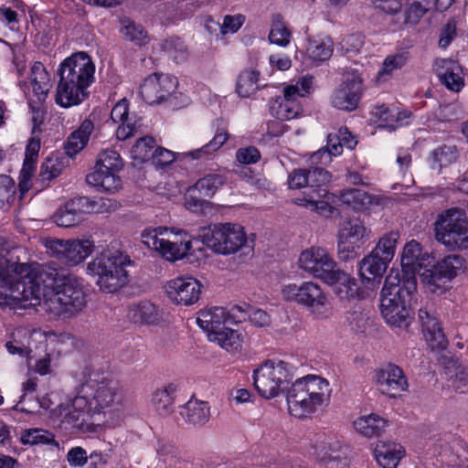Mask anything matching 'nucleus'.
<instances>
[{
    "mask_svg": "<svg viewBox=\"0 0 468 468\" xmlns=\"http://www.w3.org/2000/svg\"><path fill=\"white\" fill-rule=\"evenodd\" d=\"M199 237L204 245L223 255L235 253L247 243L243 228L232 223H218L203 228Z\"/></svg>",
    "mask_w": 468,
    "mask_h": 468,
    "instance_id": "9",
    "label": "nucleus"
},
{
    "mask_svg": "<svg viewBox=\"0 0 468 468\" xmlns=\"http://www.w3.org/2000/svg\"><path fill=\"white\" fill-rule=\"evenodd\" d=\"M270 111L278 120L288 121L299 115L301 106L294 99L276 98Z\"/></svg>",
    "mask_w": 468,
    "mask_h": 468,
    "instance_id": "33",
    "label": "nucleus"
},
{
    "mask_svg": "<svg viewBox=\"0 0 468 468\" xmlns=\"http://www.w3.org/2000/svg\"><path fill=\"white\" fill-rule=\"evenodd\" d=\"M95 166H105L109 170L117 171L122 167V161L117 152L107 150L100 155Z\"/></svg>",
    "mask_w": 468,
    "mask_h": 468,
    "instance_id": "54",
    "label": "nucleus"
},
{
    "mask_svg": "<svg viewBox=\"0 0 468 468\" xmlns=\"http://www.w3.org/2000/svg\"><path fill=\"white\" fill-rule=\"evenodd\" d=\"M299 263L307 272L323 280L325 283L334 271L338 270L336 263L323 248H311L301 253Z\"/></svg>",
    "mask_w": 468,
    "mask_h": 468,
    "instance_id": "16",
    "label": "nucleus"
},
{
    "mask_svg": "<svg viewBox=\"0 0 468 468\" xmlns=\"http://www.w3.org/2000/svg\"><path fill=\"white\" fill-rule=\"evenodd\" d=\"M437 76L440 81L446 86L447 89L458 92L463 87V78L455 73L459 69V65L451 59H441L437 62Z\"/></svg>",
    "mask_w": 468,
    "mask_h": 468,
    "instance_id": "28",
    "label": "nucleus"
},
{
    "mask_svg": "<svg viewBox=\"0 0 468 468\" xmlns=\"http://www.w3.org/2000/svg\"><path fill=\"white\" fill-rule=\"evenodd\" d=\"M456 37V22L449 20L446 25L441 28L439 39V46L441 48H446Z\"/></svg>",
    "mask_w": 468,
    "mask_h": 468,
    "instance_id": "63",
    "label": "nucleus"
},
{
    "mask_svg": "<svg viewBox=\"0 0 468 468\" xmlns=\"http://www.w3.org/2000/svg\"><path fill=\"white\" fill-rule=\"evenodd\" d=\"M123 38L127 41L133 43L136 46H144L149 41L147 32L143 26L136 24L131 20L123 21V26L121 29Z\"/></svg>",
    "mask_w": 468,
    "mask_h": 468,
    "instance_id": "41",
    "label": "nucleus"
},
{
    "mask_svg": "<svg viewBox=\"0 0 468 468\" xmlns=\"http://www.w3.org/2000/svg\"><path fill=\"white\" fill-rule=\"evenodd\" d=\"M37 160L25 158L22 169L19 175V198L22 199L24 195L30 189L31 177L36 169L35 163Z\"/></svg>",
    "mask_w": 468,
    "mask_h": 468,
    "instance_id": "50",
    "label": "nucleus"
},
{
    "mask_svg": "<svg viewBox=\"0 0 468 468\" xmlns=\"http://www.w3.org/2000/svg\"><path fill=\"white\" fill-rule=\"evenodd\" d=\"M368 236V230L364 222L357 218L346 220L339 233V239H344L351 242L364 243Z\"/></svg>",
    "mask_w": 468,
    "mask_h": 468,
    "instance_id": "34",
    "label": "nucleus"
},
{
    "mask_svg": "<svg viewBox=\"0 0 468 468\" xmlns=\"http://www.w3.org/2000/svg\"><path fill=\"white\" fill-rule=\"evenodd\" d=\"M95 66L90 57L83 52L73 53L65 58L58 70L59 80L56 102L64 108L79 105L88 96V87L94 80Z\"/></svg>",
    "mask_w": 468,
    "mask_h": 468,
    "instance_id": "3",
    "label": "nucleus"
},
{
    "mask_svg": "<svg viewBox=\"0 0 468 468\" xmlns=\"http://www.w3.org/2000/svg\"><path fill=\"white\" fill-rule=\"evenodd\" d=\"M176 388L170 384L162 388L156 389L152 398V403L161 415H168L173 410Z\"/></svg>",
    "mask_w": 468,
    "mask_h": 468,
    "instance_id": "32",
    "label": "nucleus"
},
{
    "mask_svg": "<svg viewBox=\"0 0 468 468\" xmlns=\"http://www.w3.org/2000/svg\"><path fill=\"white\" fill-rule=\"evenodd\" d=\"M86 182L105 192H114L121 185L120 177L105 166H94V171L87 175Z\"/></svg>",
    "mask_w": 468,
    "mask_h": 468,
    "instance_id": "27",
    "label": "nucleus"
},
{
    "mask_svg": "<svg viewBox=\"0 0 468 468\" xmlns=\"http://www.w3.org/2000/svg\"><path fill=\"white\" fill-rule=\"evenodd\" d=\"M162 48L176 63H182L187 59V47L179 37H171L166 39L162 44Z\"/></svg>",
    "mask_w": 468,
    "mask_h": 468,
    "instance_id": "43",
    "label": "nucleus"
},
{
    "mask_svg": "<svg viewBox=\"0 0 468 468\" xmlns=\"http://www.w3.org/2000/svg\"><path fill=\"white\" fill-rule=\"evenodd\" d=\"M401 446L379 442L375 449V458L383 468H397L402 457Z\"/></svg>",
    "mask_w": 468,
    "mask_h": 468,
    "instance_id": "31",
    "label": "nucleus"
},
{
    "mask_svg": "<svg viewBox=\"0 0 468 468\" xmlns=\"http://www.w3.org/2000/svg\"><path fill=\"white\" fill-rule=\"evenodd\" d=\"M326 283L335 286L334 292L340 299H359L363 296V291L356 280L339 268L333 272L331 279Z\"/></svg>",
    "mask_w": 468,
    "mask_h": 468,
    "instance_id": "23",
    "label": "nucleus"
},
{
    "mask_svg": "<svg viewBox=\"0 0 468 468\" xmlns=\"http://www.w3.org/2000/svg\"><path fill=\"white\" fill-rule=\"evenodd\" d=\"M409 58L410 53L405 50L388 56L384 59L382 69L378 72V79L390 74L395 69H401L407 63Z\"/></svg>",
    "mask_w": 468,
    "mask_h": 468,
    "instance_id": "47",
    "label": "nucleus"
},
{
    "mask_svg": "<svg viewBox=\"0 0 468 468\" xmlns=\"http://www.w3.org/2000/svg\"><path fill=\"white\" fill-rule=\"evenodd\" d=\"M306 52L309 58L314 61H325L333 54V42L330 38L310 39Z\"/></svg>",
    "mask_w": 468,
    "mask_h": 468,
    "instance_id": "38",
    "label": "nucleus"
},
{
    "mask_svg": "<svg viewBox=\"0 0 468 468\" xmlns=\"http://www.w3.org/2000/svg\"><path fill=\"white\" fill-rule=\"evenodd\" d=\"M15 181L6 175H0V207L11 206L16 199Z\"/></svg>",
    "mask_w": 468,
    "mask_h": 468,
    "instance_id": "46",
    "label": "nucleus"
},
{
    "mask_svg": "<svg viewBox=\"0 0 468 468\" xmlns=\"http://www.w3.org/2000/svg\"><path fill=\"white\" fill-rule=\"evenodd\" d=\"M360 243L351 242L344 239H339L338 242V258L341 261H348L357 257V250Z\"/></svg>",
    "mask_w": 468,
    "mask_h": 468,
    "instance_id": "57",
    "label": "nucleus"
},
{
    "mask_svg": "<svg viewBox=\"0 0 468 468\" xmlns=\"http://www.w3.org/2000/svg\"><path fill=\"white\" fill-rule=\"evenodd\" d=\"M329 192L325 187H309L303 192V196L302 197L295 199V203L307 208L310 207L311 201L327 198Z\"/></svg>",
    "mask_w": 468,
    "mask_h": 468,
    "instance_id": "53",
    "label": "nucleus"
},
{
    "mask_svg": "<svg viewBox=\"0 0 468 468\" xmlns=\"http://www.w3.org/2000/svg\"><path fill=\"white\" fill-rule=\"evenodd\" d=\"M209 340L217 342L227 351L232 352L241 346L242 337L237 331L223 327L221 330H217V333L210 334Z\"/></svg>",
    "mask_w": 468,
    "mask_h": 468,
    "instance_id": "37",
    "label": "nucleus"
},
{
    "mask_svg": "<svg viewBox=\"0 0 468 468\" xmlns=\"http://www.w3.org/2000/svg\"><path fill=\"white\" fill-rule=\"evenodd\" d=\"M48 251L63 263L75 266L82 262L93 250L89 239H50L46 242Z\"/></svg>",
    "mask_w": 468,
    "mask_h": 468,
    "instance_id": "14",
    "label": "nucleus"
},
{
    "mask_svg": "<svg viewBox=\"0 0 468 468\" xmlns=\"http://www.w3.org/2000/svg\"><path fill=\"white\" fill-rule=\"evenodd\" d=\"M225 183L226 177L221 174H208L199 178L185 194L186 207L194 213L206 214L212 206L207 198L212 197Z\"/></svg>",
    "mask_w": 468,
    "mask_h": 468,
    "instance_id": "11",
    "label": "nucleus"
},
{
    "mask_svg": "<svg viewBox=\"0 0 468 468\" xmlns=\"http://www.w3.org/2000/svg\"><path fill=\"white\" fill-rule=\"evenodd\" d=\"M167 232V228L161 227L152 229H144L141 235L142 241L149 249L158 251L165 239L163 236Z\"/></svg>",
    "mask_w": 468,
    "mask_h": 468,
    "instance_id": "49",
    "label": "nucleus"
},
{
    "mask_svg": "<svg viewBox=\"0 0 468 468\" xmlns=\"http://www.w3.org/2000/svg\"><path fill=\"white\" fill-rule=\"evenodd\" d=\"M133 263L126 253L108 249L89 262L87 270L90 274L97 277L96 284L101 292L113 293L128 283L129 273L126 268Z\"/></svg>",
    "mask_w": 468,
    "mask_h": 468,
    "instance_id": "5",
    "label": "nucleus"
},
{
    "mask_svg": "<svg viewBox=\"0 0 468 468\" xmlns=\"http://www.w3.org/2000/svg\"><path fill=\"white\" fill-rule=\"evenodd\" d=\"M176 86V78L166 74L154 73L144 79L139 92L146 103L158 104L170 100Z\"/></svg>",
    "mask_w": 468,
    "mask_h": 468,
    "instance_id": "15",
    "label": "nucleus"
},
{
    "mask_svg": "<svg viewBox=\"0 0 468 468\" xmlns=\"http://www.w3.org/2000/svg\"><path fill=\"white\" fill-rule=\"evenodd\" d=\"M427 5V2L425 4L420 1L410 3L404 10V24L410 26L417 25L421 17L430 10Z\"/></svg>",
    "mask_w": 468,
    "mask_h": 468,
    "instance_id": "48",
    "label": "nucleus"
},
{
    "mask_svg": "<svg viewBox=\"0 0 468 468\" xmlns=\"http://www.w3.org/2000/svg\"><path fill=\"white\" fill-rule=\"evenodd\" d=\"M308 174L309 187H324L331 181L330 173L322 167H311Z\"/></svg>",
    "mask_w": 468,
    "mask_h": 468,
    "instance_id": "55",
    "label": "nucleus"
},
{
    "mask_svg": "<svg viewBox=\"0 0 468 468\" xmlns=\"http://www.w3.org/2000/svg\"><path fill=\"white\" fill-rule=\"evenodd\" d=\"M66 273L50 264L18 263L13 266V272L2 289L5 299L0 305L27 309L42 305L60 282Z\"/></svg>",
    "mask_w": 468,
    "mask_h": 468,
    "instance_id": "2",
    "label": "nucleus"
},
{
    "mask_svg": "<svg viewBox=\"0 0 468 468\" xmlns=\"http://www.w3.org/2000/svg\"><path fill=\"white\" fill-rule=\"evenodd\" d=\"M69 201L82 218L86 213H94L99 210L98 202L88 197H78Z\"/></svg>",
    "mask_w": 468,
    "mask_h": 468,
    "instance_id": "56",
    "label": "nucleus"
},
{
    "mask_svg": "<svg viewBox=\"0 0 468 468\" xmlns=\"http://www.w3.org/2000/svg\"><path fill=\"white\" fill-rule=\"evenodd\" d=\"M458 149L454 144H443L434 149L431 154V167L441 171L449 166L458 158Z\"/></svg>",
    "mask_w": 468,
    "mask_h": 468,
    "instance_id": "35",
    "label": "nucleus"
},
{
    "mask_svg": "<svg viewBox=\"0 0 468 468\" xmlns=\"http://www.w3.org/2000/svg\"><path fill=\"white\" fill-rule=\"evenodd\" d=\"M97 458L99 461L102 460L101 452L93 451L88 453L87 451L80 446L72 447L66 455L69 465L73 468H81L87 464L89 460Z\"/></svg>",
    "mask_w": 468,
    "mask_h": 468,
    "instance_id": "42",
    "label": "nucleus"
},
{
    "mask_svg": "<svg viewBox=\"0 0 468 468\" xmlns=\"http://www.w3.org/2000/svg\"><path fill=\"white\" fill-rule=\"evenodd\" d=\"M202 284L192 277H178L166 282L168 298L176 304L191 305L199 300Z\"/></svg>",
    "mask_w": 468,
    "mask_h": 468,
    "instance_id": "18",
    "label": "nucleus"
},
{
    "mask_svg": "<svg viewBox=\"0 0 468 468\" xmlns=\"http://www.w3.org/2000/svg\"><path fill=\"white\" fill-rule=\"evenodd\" d=\"M418 315L423 335L431 349H445L448 346V340L435 314L427 308H420Z\"/></svg>",
    "mask_w": 468,
    "mask_h": 468,
    "instance_id": "21",
    "label": "nucleus"
},
{
    "mask_svg": "<svg viewBox=\"0 0 468 468\" xmlns=\"http://www.w3.org/2000/svg\"><path fill=\"white\" fill-rule=\"evenodd\" d=\"M86 305V294L80 280L72 274L61 276L54 292L45 298V312L64 319L76 315Z\"/></svg>",
    "mask_w": 468,
    "mask_h": 468,
    "instance_id": "6",
    "label": "nucleus"
},
{
    "mask_svg": "<svg viewBox=\"0 0 468 468\" xmlns=\"http://www.w3.org/2000/svg\"><path fill=\"white\" fill-rule=\"evenodd\" d=\"M364 90L362 73L356 69H347L343 75L342 83L332 95L331 103L338 110L353 112L358 107Z\"/></svg>",
    "mask_w": 468,
    "mask_h": 468,
    "instance_id": "12",
    "label": "nucleus"
},
{
    "mask_svg": "<svg viewBox=\"0 0 468 468\" xmlns=\"http://www.w3.org/2000/svg\"><path fill=\"white\" fill-rule=\"evenodd\" d=\"M156 453L161 462L166 463L176 456V448L173 443L165 440H158Z\"/></svg>",
    "mask_w": 468,
    "mask_h": 468,
    "instance_id": "61",
    "label": "nucleus"
},
{
    "mask_svg": "<svg viewBox=\"0 0 468 468\" xmlns=\"http://www.w3.org/2000/svg\"><path fill=\"white\" fill-rule=\"evenodd\" d=\"M260 72L256 69H245L238 76L236 91L239 96L248 98L254 94L259 89Z\"/></svg>",
    "mask_w": 468,
    "mask_h": 468,
    "instance_id": "36",
    "label": "nucleus"
},
{
    "mask_svg": "<svg viewBox=\"0 0 468 468\" xmlns=\"http://www.w3.org/2000/svg\"><path fill=\"white\" fill-rule=\"evenodd\" d=\"M173 238V239L165 238L162 247L158 250L162 257L170 261H176L187 256L192 248L191 240L182 239L176 235Z\"/></svg>",
    "mask_w": 468,
    "mask_h": 468,
    "instance_id": "29",
    "label": "nucleus"
},
{
    "mask_svg": "<svg viewBox=\"0 0 468 468\" xmlns=\"http://www.w3.org/2000/svg\"><path fill=\"white\" fill-rule=\"evenodd\" d=\"M250 310V305L247 303H243L242 305H233L229 310H227L228 321L233 324L246 321Z\"/></svg>",
    "mask_w": 468,
    "mask_h": 468,
    "instance_id": "62",
    "label": "nucleus"
},
{
    "mask_svg": "<svg viewBox=\"0 0 468 468\" xmlns=\"http://www.w3.org/2000/svg\"><path fill=\"white\" fill-rule=\"evenodd\" d=\"M295 377V367L282 360H267L253 371L254 386L265 399H272L286 392L288 410L296 418H305L330 398L331 389L326 379L308 375L288 385Z\"/></svg>",
    "mask_w": 468,
    "mask_h": 468,
    "instance_id": "1",
    "label": "nucleus"
},
{
    "mask_svg": "<svg viewBox=\"0 0 468 468\" xmlns=\"http://www.w3.org/2000/svg\"><path fill=\"white\" fill-rule=\"evenodd\" d=\"M228 139V133L225 131H218L213 139L203 147L190 151L186 154L192 159H200L219 149Z\"/></svg>",
    "mask_w": 468,
    "mask_h": 468,
    "instance_id": "44",
    "label": "nucleus"
},
{
    "mask_svg": "<svg viewBox=\"0 0 468 468\" xmlns=\"http://www.w3.org/2000/svg\"><path fill=\"white\" fill-rule=\"evenodd\" d=\"M376 115L384 122V126L395 129V123L400 121V112L389 110L385 105L377 107Z\"/></svg>",
    "mask_w": 468,
    "mask_h": 468,
    "instance_id": "60",
    "label": "nucleus"
},
{
    "mask_svg": "<svg viewBox=\"0 0 468 468\" xmlns=\"http://www.w3.org/2000/svg\"><path fill=\"white\" fill-rule=\"evenodd\" d=\"M375 380L379 390L392 398L408 388L403 370L394 364H388L375 371Z\"/></svg>",
    "mask_w": 468,
    "mask_h": 468,
    "instance_id": "19",
    "label": "nucleus"
},
{
    "mask_svg": "<svg viewBox=\"0 0 468 468\" xmlns=\"http://www.w3.org/2000/svg\"><path fill=\"white\" fill-rule=\"evenodd\" d=\"M290 31L279 20H274L269 34L271 43L285 47L290 42Z\"/></svg>",
    "mask_w": 468,
    "mask_h": 468,
    "instance_id": "51",
    "label": "nucleus"
},
{
    "mask_svg": "<svg viewBox=\"0 0 468 468\" xmlns=\"http://www.w3.org/2000/svg\"><path fill=\"white\" fill-rule=\"evenodd\" d=\"M184 420L194 426H202L208 421L210 408L207 401L189 399L180 410Z\"/></svg>",
    "mask_w": 468,
    "mask_h": 468,
    "instance_id": "25",
    "label": "nucleus"
},
{
    "mask_svg": "<svg viewBox=\"0 0 468 468\" xmlns=\"http://www.w3.org/2000/svg\"><path fill=\"white\" fill-rule=\"evenodd\" d=\"M126 316L129 321L137 324H154L159 321L156 306L148 301L131 304Z\"/></svg>",
    "mask_w": 468,
    "mask_h": 468,
    "instance_id": "26",
    "label": "nucleus"
},
{
    "mask_svg": "<svg viewBox=\"0 0 468 468\" xmlns=\"http://www.w3.org/2000/svg\"><path fill=\"white\" fill-rule=\"evenodd\" d=\"M79 393L88 400L94 410L98 411L120 401L117 382L103 374H90L85 383L81 385Z\"/></svg>",
    "mask_w": 468,
    "mask_h": 468,
    "instance_id": "10",
    "label": "nucleus"
},
{
    "mask_svg": "<svg viewBox=\"0 0 468 468\" xmlns=\"http://www.w3.org/2000/svg\"><path fill=\"white\" fill-rule=\"evenodd\" d=\"M399 232L391 231L381 237L375 249L359 262V276L361 282L368 288L373 289L386 271L388 263L392 261L398 239Z\"/></svg>",
    "mask_w": 468,
    "mask_h": 468,
    "instance_id": "8",
    "label": "nucleus"
},
{
    "mask_svg": "<svg viewBox=\"0 0 468 468\" xmlns=\"http://www.w3.org/2000/svg\"><path fill=\"white\" fill-rule=\"evenodd\" d=\"M28 106L32 113L33 132H35L44 122L47 109L44 102L36 101L34 99L29 100Z\"/></svg>",
    "mask_w": 468,
    "mask_h": 468,
    "instance_id": "58",
    "label": "nucleus"
},
{
    "mask_svg": "<svg viewBox=\"0 0 468 468\" xmlns=\"http://www.w3.org/2000/svg\"><path fill=\"white\" fill-rule=\"evenodd\" d=\"M432 225L435 239L449 250H463L468 248V218L463 209H445L437 215Z\"/></svg>",
    "mask_w": 468,
    "mask_h": 468,
    "instance_id": "7",
    "label": "nucleus"
},
{
    "mask_svg": "<svg viewBox=\"0 0 468 468\" xmlns=\"http://www.w3.org/2000/svg\"><path fill=\"white\" fill-rule=\"evenodd\" d=\"M227 322V309L221 306L202 310L197 318V324L207 333L208 337L210 334L217 333V330L223 329L222 325Z\"/></svg>",
    "mask_w": 468,
    "mask_h": 468,
    "instance_id": "24",
    "label": "nucleus"
},
{
    "mask_svg": "<svg viewBox=\"0 0 468 468\" xmlns=\"http://www.w3.org/2000/svg\"><path fill=\"white\" fill-rule=\"evenodd\" d=\"M92 408L80 393L73 399L63 422L78 431H89Z\"/></svg>",
    "mask_w": 468,
    "mask_h": 468,
    "instance_id": "22",
    "label": "nucleus"
},
{
    "mask_svg": "<svg viewBox=\"0 0 468 468\" xmlns=\"http://www.w3.org/2000/svg\"><path fill=\"white\" fill-rule=\"evenodd\" d=\"M340 200L342 203L359 210L371 204L372 197L366 191L358 188H349L341 191Z\"/></svg>",
    "mask_w": 468,
    "mask_h": 468,
    "instance_id": "39",
    "label": "nucleus"
},
{
    "mask_svg": "<svg viewBox=\"0 0 468 468\" xmlns=\"http://www.w3.org/2000/svg\"><path fill=\"white\" fill-rule=\"evenodd\" d=\"M417 288L411 281L399 283L398 276L388 274L380 294V312L391 326L407 328L410 324V303Z\"/></svg>",
    "mask_w": 468,
    "mask_h": 468,
    "instance_id": "4",
    "label": "nucleus"
},
{
    "mask_svg": "<svg viewBox=\"0 0 468 468\" xmlns=\"http://www.w3.org/2000/svg\"><path fill=\"white\" fill-rule=\"evenodd\" d=\"M155 141L151 136H144L136 141L133 146V154L135 158L145 160L151 156V151L154 149Z\"/></svg>",
    "mask_w": 468,
    "mask_h": 468,
    "instance_id": "52",
    "label": "nucleus"
},
{
    "mask_svg": "<svg viewBox=\"0 0 468 468\" xmlns=\"http://www.w3.org/2000/svg\"><path fill=\"white\" fill-rule=\"evenodd\" d=\"M151 156L153 163L159 166H166L175 160V153L163 147H157Z\"/></svg>",
    "mask_w": 468,
    "mask_h": 468,
    "instance_id": "64",
    "label": "nucleus"
},
{
    "mask_svg": "<svg viewBox=\"0 0 468 468\" xmlns=\"http://www.w3.org/2000/svg\"><path fill=\"white\" fill-rule=\"evenodd\" d=\"M53 218L57 225L62 228L73 227L83 220L69 200L55 212Z\"/></svg>",
    "mask_w": 468,
    "mask_h": 468,
    "instance_id": "40",
    "label": "nucleus"
},
{
    "mask_svg": "<svg viewBox=\"0 0 468 468\" xmlns=\"http://www.w3.org/2000/svg\"><path fill=\"white\" fill-rule=\"evenodd\" d=\"M6 242L3 237L0 236V300L4 299L3 295L5 293L2 292V289L5 288L8 279L13 272V266L17 262H11L5 257L7 248L5 247Z\"/></svg>",
    "mask_w": 468,
    "mask_h": 468,
    "instance_id": "45",
    "label": "nucleus"
},
{
    "mask_svg": "<svg viewBox=\"0 0 468 468\" xmlns=\"http://www.w3.org/2000/svg\"><path fill=\"white\" fill-rule=\"evenodd\" d=\"M309 174L306 169H295L288 178V184L292 189L309 188Z\"/></svg>",
    "mask_w": 468,
    "mask_h": 468,
    "instance_id": "59",
    "label": "nucleus"
},
{
    "mask_svg": "<svg viewBox=\"0 0 468 468\" xmlns=\"http://www.w3.org/2000/svg\"><path fill=\"white\" fill-rule=\"evenodd\" d=\"M464 260L459 255H448L431 265V268L425 269L420 273L421 282L430 287V290L436 292L439 290L443 292L445 284L453 279L463 268Z\"/></svg>",
    "mask_w": 468,
    "mask_h": 468,
    "instance_id": "13",
    "label": "nucleus"
},
{
    "mask_svg": "<svg viewBox=\"0 0 468 468\" xmlns=\"http://www.w3.org/2000/svg\"><path fill=\"white\" fill-rule=\"evenodd\" d=\"M282 293L287 301H294L312 309L324 306L327 300L322 288L313 282H304L300 285H286L282 290Z\"/></svg>",
    "mask_w": 468,
    "mask_h": 468,
    "instance_id": "17",
    "label": "nucleus"
},
{
    "mask_svg": "<svg viewBox=\"0 0 468 468\" xmlns=\"http://www.w3.org/2000/svg\"><path fill=\"white\" fill-rule=\"evenodd\" d=\"M386 425L387 420L377 414L363 416L354 421L356 431L368 438L379 436Z\"/></svg>",
    "mask_w": 468,
    "mask_h": 468,
    "instance_id": "30",
    "label": "nucleus"
},
{
    "mask_svg": "<svg viewBox=\"0 0 468 468\" xmlns=\"http://www.w3.org/2000/svg\"><path fill=\"white\" fill-rule=\"evenodd\" d=\"M422 248L416 240L408 242L402 251L401 255V271L393 270L389 274L398 276L399 283L406 284L407 281H411L413 286L417 288L416 274L420 271L419 258L421 255Z\"/></svg>",
    "mask_w": 468,
    "mask_h": 468,
    "instance_id": "20",
    "label": "nucleus"
}]
</instances>
